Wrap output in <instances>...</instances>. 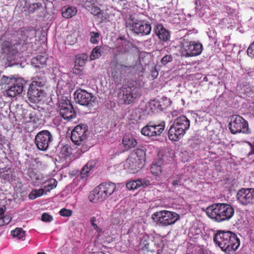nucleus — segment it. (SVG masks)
I'll return each mask as SVG.
<instances>
[{"label": "nucleus", "mask_w": 254, "mask_h": 254, "mask_svg": "<svg viewBox=\"0 0 254 254\" xmlns=\"http://www.w3.org/2000/svg\"><path fill=\"white\" fill-rule=\"evenodd\" d=\"M213 241L226 254H235L240 245V240L237 235L231 231H218Z\"/></svg>", "instance_id": "nucleus-1"}, {"label": "nucleus", "mask_w": 254, "mask_h": 254, "mask_svg": "<svg viewBox=\"0 0 254 254\" xmlns=\"http://www.w3.org/2000/svg\"><path fill=\"white\" fill-rule=\"evenodd\" d=\"M207 216L214 221L222 222L229 220L234 215L235 209L230 204L214 203L205 210Z\"/></svg>", "instance_id": "nucleus-2"}, {"label": "nucleus", "mask_w": 254, "mask_h": 254, "mask_svg": "<svg viewBox=\"0 0 254 254\" xmlns=\"http://www.w3.org/2000/svg\"><path fill=\"white\" fill-rule=\"evenodd\" d=\"M116 184L114 183H102L90 192L89 199L93 203L103 202L116 191Z\"/></svg>", "instance_id": "nucleus-3"}, {"label": "nucleus", "mask_w": 254, "mask_h": 254, "mask_svg": "<svg viewBox=\"0 0 254 254\" xmlns=\"http://www.w3.org/2000/svg\"><path fill=\"white\" fill-rule=\"evenodd\" d=\"M190 127V120L185 116L178 117L169 129V139L173 141H179L183 137Z\"/></svg>", "instance_id": "nucleus-4"}, {"label": "nucleus", "mask_w": 254, "mask_h": 254, "mask_svg": "<svg viewBox=\"0 0 254 254\" xmlns=\"http://www.w3.org/2000/svg\"><path fill=\"white\" fill-rule=\"evenodd\" d=\"M118 95L125 104H131L141 96L140 88L134 82H128L120 89Z\"/></svg>", "instance_id": "nucleus-5"}, {"label": "nucleus", "mask_w": 254, "mask_h": 254, "mask_svg": "<svg viewBox=\"0 0 254 254\" xmlns=\"http://www.w3.org/2000/svg\"><path fill=\"white\" fill-rule=\"evenodd\" d=\"M88 134V127L85 124H79L74 127L72 130L70 139L72 142L76 145H82L81 151L85 152L89 148L86 144Z\"/></svg>", "instance_id": "nucleus-6"}, {"label": "nucleus", "mask_w": 254, "mask_h": 254, "mask_svg": "<svg viewBox=\"0 0 254 254\" xmlns=\"http://www.w3.org/2000/svg\"><path fill=\"white\" fill-rule=\"evenodd\" d=\"M145 153L142 149L137 148L131 153L127 159L128 168L131 173L137 172L144 165Z\"/></svg>", "instance_id": "nucleus-7"}, {"label": "nucleus", "mask_w": 254, "mask_h": 254, "mask_svg": "<svg viewBox=\"0 0 254 254\" xmlns=\"http://www.w3.org/2000/svg\"><path fill=\"white\" fill-rule=\"evenodd\" d=\"M179 218L180 216L177 213L167 210L157 211L152 215L154 222L164 226L174 224Z\"/></svg>", "instance_id": "nucleus-8"}, {"label": "nucleus", "mask_w": 254, "mask_h": 254, "mask_svg": "<svg viewBox=\"0 0 254 254\" xmlns=\"http://www.w3.org/2000/svg\"><path fill=\"white\" fill-rule=\"evenodd\" d=\"M111 75L115 82L121 81L123 76L130 72L132 66L120 62L113 61L111 63Z\"/></svg>", "instance_id": "nucleus-9"}, {"label": "nucleus", "mask_w": 254, "mask_h": 254, "mask_svg": "<svg viewBox=\"0 0 254 254\" xmlns=\"http://www.w3.org/2000/svg\"><path fill=\"white\" fill-rule=\"evenodd\" d=\"M181 49L186 57H194L201 53L203 46L199 42L184 39L181 43Z\"/></svg>", "instance_id": "nucleus-10"}, {"label": "nucleus", "mask_w": 254, "mask_h": 254, "mask_svg": "<svg viewBox=\"0 0 254 254\" xmlns=\"http://www.w3.org/2000/svg\"><path fill=\"white\" fill-rule=\"evenodd\" d=\"M229 129L232 134L243 132L248 133L249 125L248 122L239 115L233 116L229 124Z\"/></svg>", "instance_id": "nucleus-11"}, {"label": "nucleus", "mask_w": 254, "mask_h": 254, "mask_svg": "<svg viewBox=\"0 0 254 254\" xmlns=\"http://www.w3.org/2000/svg\"><path fill=\"white\" fill-rule=\"evenodd\" d=\"M131 30L137 34L149 35L151 31V26L149 22L144 20L131 18L128 22Z\"/></svg>", "instance_id": "nucleus-12"}, {"label": "nucleus", "mask_w": 254, "mask_h": 254, "mask_svg": "<svg viewBox=\"0 0 254 254\" xmlns=\"http://www.w3.org/2000/svg\"><path fill=\"white\" fill-rule=\"evenodd\" d=\"M53 140L51 132L47 130L39 132L35 137V143L37 148L41 151L47 150Z\"/></svg>", "instance_id": "nucleus-13"}, {"label": "nucleus", "mask_w": 254, "mask_h": 254, "mask_svg": "<svg viewBox=\"0 0 254 254\" xmlns=\"http://www.w3.org/2000/svg\"><path fill=\"white\" fill-rule=\"evenodd\" d=\"M58 109L61 116L65 120L69 121L76 116V112L70 100L66 98L60 101Z\"/></svg>", "instance_id": "nucleus-14"}, {"label": "nucleus", "mask_w": 254, "mask_h": 254, "mask_svg": "<svg viewBox=\"0 0 254 254\" xmlns=\"http://www.w3.org/2000/svg\"><path fill=\"white\" fill-rule=\"evenodd\" d=\"M35 35L33 28L22 27L12 34V37L18 44H26L28 39H31Z\"/></svg>", "instance_id": "nucleus-15"}, {"label": "nucleus", "mask_w": 254, "mask_h": 254, "mask_svg": "<svg viewBox=\"0 0 254 254\" xmlns=\"http://www.w3.org/2000/svg\"><path fill=\"white\" fill-rule=\"evenodd\" d=\"M237 199L241 204L246 206L254 204V189L242 188L237 193Z\"/></svg>", "instance_id": "nucleus-16"}, {"label": "nucleus", "mask_w": 254, "mask_h": 254, "mask_svg": "<svg viewBox=\"0 0 254 254\" xmlns=\"http://www.w3.org/2000/svg\"><path fill=\"white\" fill-rule=\"evenodd\" d=\"M74 94L76 102L82 106L90 107L95 101V99L93 94L84 89H77Z\"/></svg>", "instance_id": "nucleus-17"}, {"label": "nucleus", "mask_w": 254, "mask_h": 254, "mask_svg": "<svg viewBox=\"0 0 254 254\" xmlns=\"http://www.w3.org/2000/svg\"><path fill=\"white\" fill-rule=\"evenodd\" d=\"M81 6L91 14L95 16L101 15L103 21L106 20L108 18V16H104L103 15L104 12L99 7L97 0H82Z\"/></svg>", "instance_id": "nucleus-18"}, {"label": "nucleus", "mask_w": 254, "mask_h": 254, "mask_svg": "<svg viewBox=\"0 0 254 254\" xmlns=\"http://www.w3.org/2000/svg\"><path fill=\"white\" fill-rule=\"evenodd\" d=\"M29 100L33 103H37L42 100L45 92L41 88L31 84L28 91Z\"/></svg>", "instance_id": "nucleus-19"}, {"label": "nucleus", "mask_w": 254, "mask_h": 254, "mask_svg": "<svg viewBox=\"0 0 254 254\" xmlns=\"http://www.w3.org/2000/svg\"><path fill=\"white\" fill-rule=\"evenodd\" d=\"M0 178L4 181L11 182L15 181L16 176L14 170L9 165L0 168Z\"/></svg>", "instance_id": "nucleus-20"}, {"label": "nucleus", "mask_w": 254, "mask_h": 254, "mask_svg": "<svg viewBox=\"0 0 254 254\" xmlns=\"http://www.w3.org/2000/svg\"><path fill=\"white\" fill-rule=\"evenodd\" d=\"M24 80L20 78L15 80L13 85L7 90L8 96L14 97L22 93L23 89Z\"/></svg>", "instance_id": "nucleus-21"}, {"label": "nucleus", "mask_w": 254, "mask_h": 254, "mask_svg": "<svg viewBox=\"0 0 254 254\" xmlns=\"http://www.w3.org/2000/svg\"><path fill=\"white\" fill-rule=\"evenodd\" d=\"M154 31L159 39L164 42H167L170 40V32L165 28L162 24H157L154 28Z\"/></svg>", "instance_id": "nucleus-22"}, {"label": "nucleus", "mask_w": 254, "mask_h": 254, "mask_svg": "<svg viewBox=\"0 0 254 254\" xmlns=\"http://www.w3.org/2000/svg\"><path fill=\"white\" fill-rule=\"evenodd\" d=\"M150 182L148 180L138 179L128 182L126 184V187L129 190H136L141 187L145 188L150 185Z\"/></svg>", "instance_id": "nucleus-23"}, {"label": "nucleus", "mask_w": 254, "mask_h": 254, "mask_svg": "<svg viewBox=\"0 0 254 254\" xmlns=\"http://www.w3.org/2000/svg\"><path fill=\"white\" fill-rule=\"evenodd\" d=\"M122 143L126 150L134 147L137 144V141L130 134H126L123 138Z\"/></svg>", "instance_id": "nucleus-24"}, {"label": "nucleus", "mask_w": 254, "mask_h": 254, "mask_svg": "<svg viewBox=\"0 0 254 254\" xmlns=\"http://www.w3.org/2000/svg\"><path fill=\"white\" fill-rule=\"evenodd\" d=\"M47 58L45 54L37 55L31 60L32 64L35 67H43L46 64Z\"/></svg>", "instance_id": "nucleus-25"}, {"label": "nucleus", "mask_w": 254, "mask_h": 254, "mask_svg": "<svg viewBox=\"0 0 254 254\" xmlns=\"http://www.w3.org/2000/svg\"><path fill=\"white\" fill-rule=\"evenodd\" d=\"M152 125H153V121L149 122L145 127L142 128L141 133L144 136L154 139L156 137Z\"/></svg>", "instance_id": "nucleus-26"}, {"label": "nucleus", "mask_w": 254, "mask_h": 254, "mask_svg": "<svg viewBox=\"0 0 254 254\" xmlns=\"http://www.w3.org/2000/svg\"><path fill=\"white\" fill-rule=\"evenodd\" d=\"M153 128H154V135L155 137L160 136L165 130V122L161 121L159 123H157L153 121L152 125Z\"/></svg>", "instance_id": "nucleus-27"}, {"label": "nucleus", "mask_w": 254, "mask_h": 254, "mask_svg": "<svg viewBox=\"0 0 254 254\" xmlns=\"http://www.w3.org/2000/svg\"><path fill=\"white\" fill-rule=\"evenodd\" d=\"M45 82L46 79L44 73H40L33 77L32 82L31 84H33L39 88H42L45 85Z\"/></svg>", "instance_id": "nucleus-28"}, {"label": "nucleus", "mask_w": 254, "mask_h": 254, "mask_svg": "<svg viewBox=\"0 0 254 254\" xmlns=\"http://www.w3.org/2000/svg\"><path fill=\"white\" fill-rule=\"evenodd\" d=\"M77 13V9L75 7L70 6L62 11V15L65 18H70L75 15Z\"/></svg>", "instance_id": "nucleus-29"}, {"label": "nucleus", "mask_w": 254, "mask_h": 254, "mask_svg": "<svg viewBox=\"0 0 254 254\" xmlns=\"http://www.w3.org/2000/svg\"><path fill=\"white\" fill-rule=\"evenodd\" d=\"M140 245L142 246V249L147 251L148 252H151L153 253L155 252L154 250H152L150 248V239L149 237L147 235L143 236L140 240Z\"/></svg>", "instance_id": "nucleus-30"}, {"label": "nucleus", "mask_w": 254, "mask_h": 254, "mask_svg": "<svg viewBox=\"0 0 254 254\" xmlns=\"http://www.w3.org/2000/svg\"><path fill=\"white\" fill-rule=\"evenodd\" d=\"M2 50L3 53L9 54L11 53H14V49L12 43L10 41H4L2 44Z\"/></svg>", "instance_id": "nucleus-31"}, {"label": "nucleus", "mask_w": 254, "mask_h": 254, "mask_svg": "<svg viewBox=\"0 0 254 254\" xmlns=\"http://www.w3.org/2000/svg\"><path fill=\"white\" fill-rule=\"evenodd\" d=\"M44 193V189H33L29 194V198L31 200H33L36 198L40 197L43 195Z\"/></svg>", "instance_id": "nucleus-32"}, {"label": "nucleus", "mask_w": 254, "mask_h": 254, "mask_svg": "<svg viewBox=\"0 0 254 254\" xmlns=\"http://www.w3.org/2000/svg\"><path fill=\"white\" fill-rule=\"evenodd\" d=\"M162 167L161 164L158 163H153L150 168V171L152 174L158 176L161 174Z\"/></svg>", "instance_id": "nucleus-33"}, {"label": "nucleus", "mask_w": 254, "mask_h": 254, "mask_svg": "<svg viewBox=\"0 0 254 254\" xmlns=\"http://www.w3.org/2000/svg\"><path fill=\"white\" fill-rule=\"evenodd\" d=\"M149 107L152 112L157 111L161 109L160 102L158 100H151L149 102Z\"/></svg>", "instance_id": "nucleus-34"}, {"label": "nucleus", "mask_w": 254, "mask_h": 254, "mask_svg": "<svg viewBox=\"0 0 254 254\" xmlns=\"http://www.w3.org/2000/svg\"><path fill=\"white\" fill-rule=\"evenodd\" d=\"M11 235L14 237H18V239H22L25 236V231L21 228H17L11 231Z\"/></svg>", "instance_id": "nucleus-35"}, {"label": "nucleus", "mask_w": 254, "mask_h": 254, "mask_svg": "<svg viewBox=\"0 0 254 254\" xmlns=\"http://www.w3.org/2000/svg\"><path fill=\"white\" fill-rule=\"evenodd\" d=\"M34 167V164L30 163L28 164V167L27 169V174L31 179L36 178V172Z\"/></svg>", "instance_id": "nucleus-36"}, {"label": "nucleus", "mask_w": 254, "mask_h": 254, "mask_svg": "<svg viewBox=\"0 0 254 254\" xmlns=\"http://www.w3.org/2000/svg\"><path fill=\"white\" fill-rule=\"evenodd\" d=\"M86 61V55L77 56L75 60V65L83 67Z\"/></svg>", "instance_id": "nucleus-37"}, {"label": "nucleus", "mask_w": 254, "mask_h": 254, "mask_svg": "<svg viewBox=\"0 0 254 254\" xmlns=\"http://www.w3.org/2000/svg\"><path fill=\"white\" fill-rule=\"evenodd\" d=\"M93 165L92 162H88L82 169L81 171V175L82 177L86 176L90 171L93 168Z\"/></svg>", "instance_id": "nucleus-38"}, {"label": "nucleus", "mask_w": 254, "mask_h": 254, "mask_svg": "<svg viewBox=\"0 0 254 254\" xmlns=\"http://www.w3.org/2000/svg\"><path fill=\"white\" fill-rule=\"evenodd\" d=\"M41 8H43L42 4L41 3H33L29 5L28 7V11L30 13H34L38 11Z\"/></svg>", "instance_id": "nucleus-39"}, {"label": "nucleus", "mask_w": 254, "mask_h": 254, "mask_svg": "<svg viewBox=\"0 0 254 254\" xmlns=\"http://www.w3.org/2000/svg\"><path fill=\"white\" fill-rule=\"evenodd\" d=\"M101 56V48L99 46H97L93 49L90 55V60H94L99 58Z\"/></svg>", "instance_id": "nucleus-40"}, {"label": "nucleus", "mask_w": 254, "mask_h": 254, "mask_svg": "<svg viewBox=\"0 0 254 254\" xmlns=\"http://www.w3.org/2000/svg\"><path fill=\"white\" fill-rule=\"evenodd\" d=\"M23 121H21L22 124H25L31 122H34L35 117L32 115V113L24 114V116L23 118Z\"/></svg>", "instance_id": "nucleus-41"}, {"label": "nucleus", "mask_w": 254, "mask_h": 254, "mask_svg": "<svg viewBox=\"0 0 254 254\" xmlns=\"http://www.w3.org/2000/svg\"><path fill=\"white\" fill-rule=\"evenodd\" d=\"M77 41V34L75 32L72 33L67 36L66 42L69 45H73Z\"/></svg>", "instance_id": "nucleus-42"}, {"label": "nucleus", "mask_w": 254, "mask_h": 254, "mask_svg": "<svg viewBox=\"0 0 254 254\" xmlns=\"http://www.w3.org/2000/svg\"><path fill=\"white\" fill-rule=\"evenodd\" d=\"M57 183L56 180L53 179L48 184L45 185L44 187L47 191H49L57 187Z\"/></svg>", "instance_id": "nucleus-43"}, {"label": "nucleus", "mask_w": 254, "mask_h": 254, "mask_svg": "<svg viewBox=\"0 0 254 254\" xmlns=\"http://www.w3.org/2000/svg\"><path fill=\"white\" fill-rule=\"evenodd\" d=\"M11 220V217L9 215H4L0 219V226L7 225Z\"/></svg>", "instance_id": "nucleus-44"}, {"label": "nucleus", "mask_w": 254, "mask_h": 254, "mask_svg": "<svg viewBox=\"0 0 254 254\" xmlns=\"http://www.w3.org/2000/svg\"><path fill=\"white\" fill-rule=\"evenodd\" d=\"M90 221L94 229L95 230L98 234L102 232V229L95 223V222L96 221V218L95 216L92 217Z\"/></svg>", "instance_id": "nucleus-45"}, {"label": "nucleus", "mask_w": 254, "mask_h": 254, "mask_svg": "<svg viewBox=\"0 0 254 254\" xmlns=\"http://www.w3.org/2000/svg\"><path fill=\"white\" fill-rule=\"evenodd\" d=\"M173 60V57L171 55H166L164 56L161 60V63L165 65L168 63L171 62Z\"/></svg>", "instance_id": "nucleus-46"}, {"label": "nucleus", "mask_w": 254, "mask_h": 254, "mask_svg": "<svg viewBox=\"0 0 254 254\" xmlns=\"http://www.w3.org/2000/svg\"><path fill=\"white\" fill-rule=\"evenodd\" d=\"M90 35L91 36L90 41L92 44H96L98 42V40L97 38H99L100 35L98 32H91L90 33Z\"/></svg>", "instance_id": "nucleus-47"}, {"label": "nucleus", "mask_w": 254, "mask_h": 254, "mask_svg": "<svg viewBox=\"0 0 254 254\" xmlns=\"http://www.w3.org/2000/svg\"><path fill=\"white\" fill-rule=\"evenodd\" d=\"M61 153L64 157H67L70 156L71 154V150L68 146H64L63 147L61 151Z\"/></svg>", "instance_id": "nucleus-48"}, {"label": "nucleus", "mask_w": 254, "mask_h": 254, "mask_svg": "<svg viewBox=\"0 0 254 254\" xmlns=\"http://www.w3.org/2000/svg\"><path fill=\"white\" fill-rule=\"evenodd\" d=\"M41 220L43 222H50L53 220V216L47 213L44 212L41 216Z\"/></svg>", "instance_id": "nucleus-49"}, {"label": "nucleus", "mask_w": 254, "mask_h": 254, "mask_svg": "<svg viewBox=\"0 0 254 254\" xmlns=\"http://www.w3.org/2000/svg\"><path fill=\"white\" fill-rule=\"evenodd\" d=\"M72 211L70 209H66L65 208H62L60 211V214L61 216L64 217H69L72 215Z\"/></svg>", "instance_id": "nucleus-50"}, {"label": "nucleus", "mask_w": 254, "mask_h": 254, "mask_svg": "<svg viewBox=\"0 0 254 254\" xmlns=\"http://www.w3.org/2000/svg\"><path fill=\"white\" fill-rule=\"evenodd\" d=\"M13 78L8 76L3 75L1 78L0 82L2 84H9L11 83Z\"/></svg>", "instance_id": "nucleus-51"}, {"label": "nucleus", "mask_w": 254, "mask_h": 254, "mask_svg": "<svg viewBox=\"0 0 254 254\" xmlns=\"http://www.w3.org/2000/svg\"><path fill=\"white\" fill-rule=\"evenodd\" d=\"M247 54L251 58L254 57V42H253L247 49Z\"/></svg>", "instance_id": "nucleus-52"}, {"label": "nucleus", "mask_w": 254, "mask_h": 254, "mask_svg": "<svg viewBox=\"0 0 254 254\" xmlns=\"http://www.w3.org/2000/svg\"><path fill=\"white\" fill-rule=\"evenodd\" d=\"M79 66L75 65L74 67L72 69V72L74 74H79L81 71V69L79 68Z\"/></svg>", "instance_id": "nucleus-53"}, {"label": "nucleus", "mask_w": 254, "mask_h": 254, "mask_svg": "<svg viewBox=\"0 0 254 254\" xmlns=\"http://www.w3.org/2000/svg\"><path fill=\"white\" fill-rule=\"evenodd\" d=\"M181 181L179 180H175L172 182V185L174 187L181 185Z\"/></svg>", "instance_id": "nucleus-54"}, {"label": "nucleus", "mask_w": 254, "mask_h": 254, "mask_svg": "<svg viewBox=\"0 0 254 254\" xmlns=\"http://www.w3.org/2000/svg\"><path fill=\"white\" fill-rule=\"evenodd\" d=\"M5 211V207H0V219L4 216V213Z\"/></svg>", "instance_id": "nucleus-55"}, {"label": "nucleus", "mask_w": 254, "mask_h": 254, "mask_svg": "<svg viewBox=\"0 0 254 254\" xmlns=\"http://www.w3.org/2000/svg\"><path fill=\"white\" fill-rule=\"evenodd\" d=\"M249 144L250 145V146L251 147V150L250 152V154H254V145H253L250 142H249Z\"/></svg>", "instance_id": "nucleus-56"}, {"label": "nucleus", "mask_w": 254, "mask_h": 254, "mask_svg": "<svg viewBox=\"0 0 254 254\" xmlns=\"http://www.w3.org/2000/svg\"><path fill=\"white\" fill-rule=\"evenodd\" d=\"M162 252H163V247H162L161 249H159L157 250V254H162Z\"/></svg>", "instance_id": "nucleus-57"}, {"label": "nucleus", "mask_w": 254, "mask_h": 254, "mask_svg": "<svg viewBox=\"0 0 254 254\" xmlns=\"http://www.w3.org/2000/svg\"><path fill=\"white\" fill-rule=\"evenodd\" d=\"M37 254H46L44 252H39L37 253Z\"/></svg>", "instance_id": "nucleus-58"}, {"label": "nucleus", "mask_w": 254, "mask_h": 254, "mask_svg": "<svg viewBox=\"0 0 254 254\" xmlns=\"http://www.w3.org/2000/svg\"><path fill=\"white\" fill-rule=\"evenodd\" d=\"M88 254H96L94 252H91V253H89Z\"/></svg>", "instance_id": "nucleus-59"}]
</instances>
